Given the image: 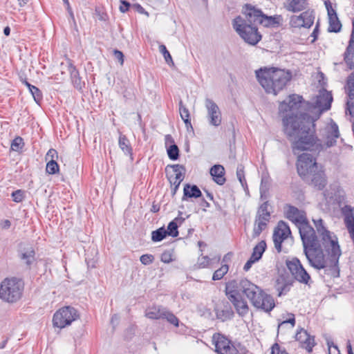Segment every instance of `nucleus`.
<instances>
[{"label":"nucleus","mask_w":354,"mask_h":354,"mask_svg":"<svg viewBox=\"0 0 354 354\" xmlns=\"http://www.w3.org/2000/svg\"><path fill=\"white\" fill-rule=\"evenodd\" d=\"M202 192L200 189L195 185L186 184L183 189V201L187 200L188 198H200Z\"/></svg>","instance_id":"nucleus-23"},{"label":"nucleus","mask_w":354,"mask_h":354,"mask_svg":"<svg viewBox=\"0 0 354 354\" xmlns=\"http://www.w3.org/2000/svg\"><path fill=\"white\" fill-rule=\"evenodd\" d=\"M344 61L351 68H354V24L349 41V44L344 53Z\"/></svg>","instance_id":"nucleus-22"},{"label":"nucleus","mask_w":354,"mask_h":354,"mask_svg":"<svg viewBox=\"0 0 354 354\" xmlns=\"http://www.w3.org/2000/svg\"><path fill=\"white\" fill-rule=\"evenodd\" d=\"M173 256V251L165 250L161 254L160 260L165 263H169L174 261Z\"/></svg>","instance_id":"nucleus-46"},{"label":"nucleus","mask_w":354,"mask_h":354,"mask_svg":"<svg viewBox=\"0 0 354 354\" xmlns=\"http://www.w3.org/2000/svg\"><path fill=\"white\" fill-rule=\"evenodd\" d=\"M167 151L171 160H176L179 158V149L176 144L171 145Z\"/></svg>","instance_id":"nucleus-38"},{"label":"nucleus","mask_w":354,"mask_h":354,"mask_svg":"<svg viewBox=\"0 0 354 354\" xmlns=\"http://www.w3.org/2000/svg\"><path fill=\"white\" fill-rule=\"evenodd\" d=\"M58 158L57 151L54 149H50L48 150L46 155V160L49 161V160H55Z\"/></svg>","instance_id":"nucleus-53"},{"label":"nucleus","mask_w":354,"mask_h":354,"mask_svg":"<svg viewBox=\"0 0 354 354\" xmlns=\"http://www.w3.org/2000/svg\"><path fill=\"white\" fill-rule=\"evenodd\" d=\"M185 221V218L178 216L176 218H174L172 221H171L167 226V234L169 236L172 237H176L178 236V224H181Z\"/></svg>","instance_id":"nucleus-28"},{"label":"nucleus","mask_w":354,"mask_h":354,"mask_svg":"<svg viewBox=\"0 0 354 354\" xmlns=\"http://www.w3.org/2000/svg\"><path fill=\"white\" fill-rule=\"evenodd\" d=\"M200 205L203 207V211H206V208L209 207V203L204 198H202L200 202Z\"/></svg>","instance_id":"nucleus-62"},{"label":"nucleus","mask_w":354,"mask_h":354,"mask_svg":"<svg viewBox=\"0 0 354 354\" xmlns=\"http://www.w3.org/2000/svg\"><path fill=\"white\" fill-rule=\"evenodd\" d=\"M67 64L68 67V70L71 74V78L73 84L74 86L80 90L82 87V82L81 81V79L80 77L79 72L76 69V68L72 64L70 59L67 60Z\"/></svg>","instance_id":"nucleus-24"},{"label":"nucleus","mask_w":354,"mask_h":354,"mask_svg":"<svg viewBox=\"0 0 354 354\" xmlns=\"http://www.w3.org/2000/svg\"><path fill=\"white\" fill-rule=\"evenodd\" d=\"M113 55L115 59L118 60L121 65H122L124 63V55L122 52L118 50H114Z\"/></svg>","instance_id":"nucleus-58"},{"label":"nucleus","mask_w":354,"mask_h":354,"mask_svg":"<svg viewBox=\"0 0 354 354\" xmlns=\"http://www.w3.org/2000/svg\"><path fill=\"white\" fill-rule=\"evenodd\" d=\"M290 24L292 27H304V20L302 19L301 14L299 16H292Z\"/></svg>","instance_id":"nucleus-49"},{"label":"nucleus","mask_w":354,"mask_h":354,"mask_svg":"<svg viewBox=\"0 0 354 354\" xmlns=\"http://www.w3.org/2000/svg\"><path fill=\"white\" fill-rule=\"evenodd\" d=\"M304 252L311 266L320 270L325 268L324 254L316 232L308 221L299 225Z\"/></svg>","instance_id":"nucleus-4"},{"label":"nucleus","mask_w":354,"mask_h":354,"mask_svg":"<svg viewBox=\"0 0 354 354\" xmlns=\"http://www.w3.org/2000/svg\"><path fill=\"white\" fill-rule=\"evenodd\" d=\"M296 340L303 344V347L310 353L312 351L313 347L315 346L314 337H311L306 330L301 329L296 333Z\"/></svg>","instance_id":"nucleus-19"},{"label":"nucleus","mask_w":354,"mask_h":354,"mask_svg":"<svg viewBox=\"0 0 354 354\" xmlns=\"http://www.w3.org/2000/svg\"><path fill=\"white\" fill-rule=\"evenodd\" d=\"M266 248V243L265 241H260L253 249L251 258L258 261L262 257Z\"/></svg>","instance_id":"nucleus-31"},{"label":"nucleus","mask_w":354,"mask_h":354,"mask_svg":"<svg viewBox=\"0 0 354 354\" xmlns=\"http://www.w3.org/2000/svg\"><path fill=\"white\" fill-rule=\"evenodd\" d=\"M313 221L321 239L320 244L323 251L325 250L334 259L337 261L341 255V250L337 237L335 235L333 236L332 233L326 229L322 218L313 219Z\"/></svg>","instance_id":"nucleus-6"},{"label":"nucleus","mask_w":354,"mask_h":354,"mask_svg":"<svg viewBox=\"0 0 354 354\" xmlns=\"http://www.w3.org/2000/svg\"><path fill=\"white\" fill-rule=\"evenodd\" d=\"M179 112L182 120L190 118V114L188 109L183 104V101L180 100L179 102Z\"/></svg>","instance_id":"nucleus-50"},{"label":"nucleus","mask_w":354,"mask_h":354,"mask_svg":"<svg viewBox=\"0 0 354 354\" xmlns=\"http://www.w3.org/2000/svg\"><path fill=\"white\" fill-rule=\"evenodd\" d=\"M271 28H279L282 25L283 17L281 15H275L269 16Z\"/></svg>","instance_id":"nucleus-43"},{"label":"nucleus","mask_w":354,"mask_h":354,"mask_svg":"<svg viewBox=\"0 0 354 354\" xmlns=\"http://www.w3.org/2000/svg\"><path fill=\"white\" fill-rule=\"evenodd\" d=\"M133 8H136V10L140 12V13H145V9L140 5V4H133Z\"/></svg>","instance_id":"nucleus-64"},{"label":"nucleus","mask_w":354,"mask_h":354,"mask_svg":"<svg viewBox=\"0 0 354 354\" xmlns=\"http://www.w3.org/2000/svg\"><path fill=\"white\" fill-rule=\"evenodd\" d=\"M286 263L294 279L301 283L310 286L313 282L311 277L299 259L292 258L291 260H287Z\"/></svg>","instance_id":"nucleus-9"},{"label":"nucleus","mask_w":354,"mask_h":354,"mask_svg":"<svg viewBox=\"0 0 354 354\" xmlns=\"http://www.w3.org/2000/svg\"><path fill=\"white\" fill-rule=\"evenodd\" d=\"M118 145L121 150L126 154L131 157L133 160L132 147H131L130 142L126 136L120 133Z\"/></svg>","instance_id":"nucleus-29"},{"label":"nucleus","mask_w":354,"mask_h":354,"mask_svg":"<svg viewBox=\"0 0 354 354\" xmlns=\"http://www.w3.org/2000/svg\"><path fill=\"white\" fill-rule=\"evenodd\" d=\"M140 261L143 265L147 266L153 262L154 257L152 254H142L140 257Z\"/></svg>","instance_id":"nucleus-51"},{"label":"nucleus","mask_w":354,"mask_h":354,"mask_svg":"<svg viewBox=\"0 0 354 354\" xmlns=\"http://www.w3.org/2000/svg\"><path fill=\"white\" fill-rule=\"evenodd\" d=\"M303 180L317 190H323L328 183L327 176L322 165L315 167V170L304 177Z\"/></svg>","instance_id":"nucleus-11"},{"label":"nucleus","mask_w":354,"mask_h":354,"mask_svg":"<svg viewBox=\"0 0 354 354\" xmlns=\"http://www.w3.org/2000/svg\"><path fill=\"white\" fill-rule=\"evenodd\" d=\"M236 176L243 187L246 185V180L244 174V167L243 165H238L236 169Z\"/></svg>","instance_id":"nucleus-45"},{"label":"nucleus","mask_w":354,"mask_h":354,"mask_svg":"<svg viewBox=\"0 0 354 354\" xmlns=\"http://www.w3.org/2000/svg\"><path fill=\"white\" fill-rule=\"evenodd\" d=\"M174 172L175 176L174 178L170 177L169 181L171 183V187L172 189V194L174 195L178 189L180 183L183 181L184 178L183 171L185 170L183 166L179 165H174L171 166Z\"/></svg>","instance_id":"nucleus-18"},{"label":"nucleus","mask_w":354,"mask_h":354,"mask_svg":"<svg viewBox=\"0 0 354 354\" xmlns=\"http://www.w3.org/2000/svg\"><path fill=\"white\" fill-rule=\"evenodd\" d=\"M35 252L32 247L24 249L20 252V259L25 261L26 266L30 268L31 264L35 261Z\"/></svg>","instance_id":"nucleus-30"},{"label":"nucleus","mask_w":354,"mask_h":354,"mask_svg":"<svg viewBox=\"0 0 354 354\" xmlns=\"http://www.w3.org/2000/svg\"><path fill=\"white\" fill-rule=\"evenodd\" d=\"M256 76L266 92L274 95L282 91L292 78L290 71L275 67L261 68L256 71Z\"/></svg>","instance_id":"nucleus-5"},{"label":"nucleus","mask_w":354,"mask_h":354,"mask_svg":"<svg viewBox=\"0 0 354 354\" xmlns=\"http://www.w3.org/2000/svg\"><path fill=\"white\" fill-rule=\"evenodd\" d=\"M290 236L291 232L288 224L280 221L274 230L272 236L274 248L278 252H281L282 243Z\"/></svg>","instance_id":"nucleus-12"},{"label":"nucleus","mask_w":354,"mask_h":354,"mask_svg":"<svg viewBox=\"0 0 354 354\" xmlns=\"http://www.w3.org/2000/svg\"><path fill=\"white\" fill-rule=\"evenodd\" d=\"M339 136L337 124L332 121L324 129V137L327 147L333 146L336 143V139Z\"/></svg>","instance_id":"nucleus-15"},{"label":"nucleus","mask_w":354,"mask_h":354,"mask_svg":"<svg viewBox=\"0 0 354 354\" xmlns=\"http://www.w3.org/2000/svg\"><path fill=\"white\" fill-rule=\"evenodd\" d=\"M292 317L288 319V320H286V321H283V322H281L279 325V328L281 327V326L283 325V324H292V326L293 327L295 324V319L294 317V315H292Z\"/></svg>","instance_id":"nucleus-61"},{"label":"nucleus","mask_w":354,"mask_h":354,"mask_svg":"<svg viewBox=\"0 0 354 354\" xmlns=\"http://www.w3.org/2000/svg\"><path fill=\"white\" fill-rule=\"evenodd\" d=\"M269 222V221L267 220H263L256 218L255 223H254V227L252 232V237L257 238L259 236L263 230H264L267 226V223Z\"/></svg>","instance_id":"nucleus-32"},{"label":"nucleus","mask_w":354,"mask_h":354,"mask_svg":"<svg viewBox=\"0 0 354 354\" xmlns=\"http://www.w3.org/2000/svg\"><path fill=\"white\" fill-rule=\"evenodd\" d=\"M270 354H288L284 348L281 347L277 343H275L271 347Z\"/></svg>","instance_id":"nucleus-52"},{"label":"nucleus","mask_w":354,"mask_h":354,"mask_svg":"<svg viewBox=\"0 0 354 354\" xmlns=\"http://www.w3.org/2000/svg\"><path fill=\"white\" fill-rule=\"evenodd\" d=\"M165 308L162 306H152L146 310L145 316L151 319H162L163 315H165Z\"/></svg>","instance_id":"nucleus-26"},{"label":"nucleus","mask_w":354,"mask_h":354,"mask_svg":"<svg viewBox=\"0 0 354 354\" xmlns=\"http://www.w3.org/2000/svg\"><path fill=\"white\" fill-rule=\"evenodd\" d=\"M159 50L162 54V55L165 59V62L167 64H169L170 63H171L172 64H174L171 56L165 45H163V44L160 45Z\"/></svg>","instance_id":"nucleus-47"},{"label":"nucleus","mask_w":354,"mask_h":354,"mask_svg":"<svg viewBox=\"0 0 354 354\" xmlns=\"http://www.w3.org/2000/svg\"><path fill=\"white\" fill-rule=\"evenodd\" d=\"M212 342L215 346V351L218 353L224 350V346L230 344V339L222 334L215 333L212 337Z\"/></svg>","instance_id":"nucleus-27"},{"label":"nucleus","mask_w":354,"mask_h":354,"mask_svg":"<svg viewBox=\"0 0 354 354\" xmlns=\"http://www.w3.org/2000/svg\"><path fill=\"white\" fill-rule=\"evenodd\" d=\"M229 267L227 264L223 265L219 269L216 270L212 276L214 281L221 279L223 276L228 272Z\"/></svg>","instance_id":"nucleus-37"},{"label":"nucleus","mask_w":354,"mask_h":354,"mask_svg":"<svg viewBox=\"0 0 354 354\" xmlns=\"http://www.w3.org/2000/svg\"><path fill=\"white\" fill-rule=\"evenodd\" d=\"M329 19L328 31L333 32H338L340 31L342 24L337 16L330 17Z\"/></svg>","instance_id":"nucleus-34"},{"label":"nucleus","mask_w":354,"mask_h":354,"mask_svg":"<svg viewBox=\"0 0 354 354\" xmlns=\"http://www.w3.org/2000/svg\"><path fill=\"white\" fill-rule=\"evenodd\" d=\"M121 5L120 6V10L121 12H126L130 8V3L126 0H120Z\"/></svg>","instance_id":"nucleus-54"},{"label":"nucleus","mask_w":354,"mask_h":354,"mask_svg":"<svg viewBox=\"0 0 354 354\" xmlns=\"http://www.w3.org/2000/svg\"><path fill=\"white\" fill-rule=\"evenodd\" d=\"M24 284L16 277L6 278L0 285V299L8 303H15L23 294Z\"/></svg>","instance_id":"nucleus-7"},{"label":"nucleus","mask_w":354,"mask_h":354,"mask_svg":"<svg viewBox=\"0 0 354 354\" xmlns=\"http://www.w3.org/2000/svg\"><path fill=\"white\" fill-rule=\"evenodd\" d=\"M217 353L218 354H246V353H240L230 340V344H226L224 346V350L221 351V352H218Z\"/></svg>","instance_id":"nucleus-40"},{"label":"nucleus","mask_w":354,"mask_h":354,"mask_svg":"<svg viewBox=\"0 0 354 354\" xmlns=\"http://www.w3.org/2000/svg\"><path fill=\"white\" fill-rule=\"evenodd\" d=\"M302 104V97L296 94L288 96L279 104V111L292 112L283 118L284 133L291 142L295 154L301 151H319L322 144L315 136V124L310 115L297 112Z\"/></svg>","instance_id":"nucleus-1"},{"label":"nucleus","mask_w":354,"mask_h":354,"mask_svg":"<svg viewBox=\"0 0 354 354\" xmlns=\"http://www.w3.org/2000/svg\"><path fill=\"white\" fill-rule=\"evenodd\" d=\"M316 162V159L311 154L304 153L298 156L297 169L298 174L303 179L308 174L315 170V167H320Z\"/></svg>","instance_id":"nucleus-10"},{"label":"nucleus","mask_w":354,"mask_h":354,"mask_svg":"<svg viewBox=\"0 0 354 354\" xmlns=\"http://www.w3.org/2000/svg\"><path fill=\"white\" fill-rule=\"evenodd\" d=\"M205 106L207 111V119L210 125L218 127L221 124V113L217 104L211 99L206 98Z\"/></svg>","instance_id":"nucleus-13"},{"label":"nucleus","mask_w":354,"mask_h":354,"mask_svg":"<svg viewBox=\"0 0 354 354\" xmlns=\"http://www.w3.org/2000/svg\"><path fill=\"white\" fill-rule=\"evenodd\" d=\"M225 292L228 300L241 317L245 316L249 311L248 303L242 298L241 293L248 298L254 307L264 312L270 313L275 306L271 295L246 279L230 281L225 285Z\"/></svg>","instance_id":"nucleus-2"},{"label":"nucleus","mask_w":354,"mask_h":354,"mask_svg":"<svg viewBox=\"0 0 354 354\" xmlns=\"http://www.w3.org/2000/svg\"><path fill=\"white\" fill-rule=\"evenodd\" d=\"M302 19L304 20V27L310 28L314 22V17L312 12L308 11L301 13Z\"/></svg>","instance_id":"nucleus-39"},{"label":"nucleus","mask_w":354,"mask_h":354,"mask_svg":"<svg viewBox=\"0 0 354 354\" xmlns=\"http://www.w3.org/2000/svg\"><path fill=\"white\" fill-rule=\"evenodd\" d=\"M242 14L244 17L238 16L233 20V28L246 43L254 46L262 38L257 24L271 28L269 16L250 4L244 6Z\"/></svg>","instance_id":"nucleus-3"},{"label":"nucleus","mask_w":354,"mask_h":354,"mask_svg":"<svg viewBox=\"0 0 354 354\" xmlns=\"http://www.w3.org/2000/svg\"><path fill=\"white\" fill-rule=\"evenodd\" d=\"M232 257V252H228V253H227V254L223 257V262H224V263H227V262H228V261H230Z\"/></svg>","instance_id":"nucleus-63"},{"label":"nucleus","mask_w":354,"mask_h":354,"mask_svg":"<svg viewBox=\"0 0 354 354\" xmlns=\"http://www.w3.org/2000/svg\"><path fill=\"white\" fill-rule=\"evenodd\" d=\"M286 217L295 222L298 226L308 222L304 212L300 211L298 208L292 205L288 206Z\"/></svg>","instance_id":"nucleus-17"},{"label":"nucleus","mask_w":354,"mask_h":354,"mask_svg":"<svg viewBox=\"0 0 354 354\" xmlns=\"http://www.w3.org/2000/svg\"><path fill=\"white\" fill-rule=\"evenodd\" d=\"M210 261V259L207 256H203L200 258H198V263L199 265L203 267H207Z\"/></svg>","instance_id":"nucleus-56"},{"label":"nucleus","mask_w":354,"mask_h":354,"mask_svg":"<svg viewBox=\"0 0 354 354\" xmlns=\"http://www.w3.org/2000/svg\"><path fill=\"white\" fill-rule=\"evenodd\" d=\"M325 4L328 12V19H330V17L337 16L336 11L332 8L330 2H325Z\"/></svg>","instance_id":"nucleus-57"},{"label":"nucleus","mask_w":354,"mask_h":354,"mask_svg":"<svg viewBox=\"0 0 354 354\" xmlns=\"http://www.w3.org/2000/svg\"><path fill=\"white\" fill-rule=\"evenodd\" d=\"M183 120L185 122V127H186L187 131H193L194 129H193V127H192V123H191L190 118H185Z\"/></svg>","instance_id":"nucleus-60"},{"label":"nucleus","mask_w":354,"mask_h":354,"mask_svg":"<svg viewBox=\"0 0 354 354\" xmlns=\"http://www.w3.org/2000/svg\"><path fill=\"white\" fill-rule=\"evenodd\" d=\"M167 235V231L164 227H162L152 232L151 239L154 242H158L163 240Z\"/></svg>","instance_id":"nucleus-35"},{"label":"nucleus","mask_w":354,"mask_h":354,"mask_svg":"<svg viewBox=\"0 0 354 354\" xmlns=\"http://www.w3.org/2000/svg\"><path fill=\"white\" fill-rule=\"evenodd\" d=\"M13 201L16 203L21 202L25 197V192L21 189H17L11 194Z\"/></svg>","instance_id":"nucleus-48"},{"label":"nucleus","mask_w":354,"mask_h":354,"mask_svg":"<svg viewBox=\"0 0 354 354\" xmlns=\"http://www.w3.org/2000/svg\"><path fill=\"white\" fill-rule=\"evenodd\" d=\"M46 171L49 174H55L59 171V165L55 160H49L48 161Z\"/></svg>","instance_id":"nucleus-41"},{"label":"nucleus","mask_w":354,"mask_h":354,"mask_svg":"<svg viewBox=\"0 0 354 354\" xmlns=\"http://www.w3.org/2000/svg\"><path fill=\"white\" fill-rule=\"evenodd\" d=\"M214 311L217 319L222 322L230 320L234 317V313L230 301L222 300L216 304Z\"/></svg>","instance_id":"nucleus-14"},{"label":"nucleus","mask_w":354,"mask_h":354,"mask_svg":"<svg viewBox=\"0 0 354 354\" xmlns=\"http://www.w3.org/2000/svg\"><path fill=\"white\" fill-rule=\"evenodd\" d=\"M333 97L330 93L326 90L320 91L317 97L316 105L322 111H327L330 108Z\"/></svg>","instance_id":"nucleus-20"},{"label":"nucleus","mask_w":354,"mask_h":354,"mask_svg":"<svg viewBox=\"0 0 354 354\" xmlns=\"http://www.w3.org/2000/svg\"><path fill=\"white\" fill-rule=\"evenodd\" d=\"M165 315H163L162 319H166L169 323L174 325L175 326H178L179 320L176 315H174L171 312L169 311L167 308L165 309Z\"/></svg>","instance_id":"nucleus-36"},{"label":"nucleus","mask_w":354,"mask_h":354,"mask_svg":"<svg viewBox=\"0 0 354 354\" xmlns=\"http://www.w3.org/2000/svg\"><path fill=\"white\" fill-rule=\"evenodd\" d=\"M306 0H288L285 8L290 12H297L306 8Z\"/></svg>","instance_id":"nucleus-25"},{"label":"nucleus","mask_w":354,"mask_h":354,"mask_svg":"<svg viewBox=\"0 0 354 354\" xmlns=\"http://www.w3.org/2000/svg\"><path fill=\"white\" fill-rule=\"evenodd\" d=\"M24 146V140L19 136L16 137L11 143V149L15 151H19L23 148Z\"/></svg>","instance_id":"nucleus-44"},{"label":"nucleus","mask_w":354,"mask_h":354,"mask_svg":"<svg viewBox=\"0 0 354 354\" xmlns=\"http://www.w3.org/2000/svg\"><path fill=\"white\" fill-rule=\"evenodd\" d=\"M255 262H257V261L250 257V259L244 265L243 270L245 271H248L250 269L252 265Z\"/></svg>","instance_id":"nucleus-59"},{"label":"nucleus","mask_w":354,"mask_h":354,"mask_svg":"<svg viewBox=\"0 0 354 354\" xmlns=\"http://www.w3.org/2000/svg\"><path fill=\"white\" fill-rule=\"evenodd\" d=\"M268 202H264L259 207L256 218L263 220L270 221V213L268 211Z\"/></svg>","instance_id":"nucleus-33"},{"label":"nucleus","mask_w":354,"mask_h":354,"mask_svg":"<svg viewBox=\"0 0 354 354\" xmlns=\"http://www.w3.org/2000/svg\"><path fill=\"white\" fill-rule=\"evenodd\" d=\"M30 92L31 93L35 101L39 104L40 101L42 100V93L41 91L36 86L31 85L28 88Z\"/></svg>","instance_id":"nucleus-42"},{"label":"nucleus","mask_w":354,"mask_h":354,"mask_svg":"<svg viewBox=\"0 0 354 354\" xmlns=\"http://www.w3.org/2000/svg\"><path fill=\"white\" fill-rule=\"evenodd\" d=\"M293 283V279L288 273L281 274L276 280V289L278 296L286 294Z\"/></svg>","instance_id":"nucleus-16"},{"label":"nucleus","mask_w":354,"mask_h":354,"mask_svg":"<svg viewBox=\"0 0 354 354\" xmlns=\"http://www.w3.org/2000/svg\"><path fill=\"white\" fill-rule=\"evenodd\" d=\"M79 317V313L75 308L69 306H64L54 314L53 323L54 326L63 328L66 326L71 325Z\"/></svg>","instance_id":"nucleus-8"},{"label":"nucleus","mask_w":354,"mask_h":354,"mask_svg":"<svg viewBox=\"0 0 354 354\" xmlns=\"http://www.w3.org/2000/svg\"><path fill=\"white\" fill-rule=\"evenodd\" d=\"M95 12L99 20L104 21H106L108 17L105 12H102L100 8H95Z\"/></svg>","instance_id":"nucleus-55"},{"label":"nucleus","mask_w":354,"mask_h":354,"mask_svg":"<svg viewBox=\"0 0 354 354\" xmlns=\"http://www.w3.org/2000/svg\"><path fill=\"white\" fill-rule=\"evenodd\" d=\"M210 174L214 181L219 185H223L226 179L225 178V168L221 165H214L210 169Z\"/></svg>","instance_id":"nucleus-21"}]
</instances>
